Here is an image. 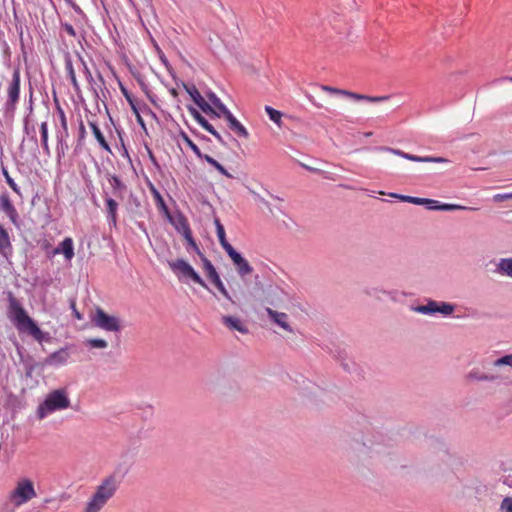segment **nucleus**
<instances>
[{"label":"nucleus","instance_id":"f257e3e1","mask_svg":"<svg viewBox=\"0 0 512 512\" xmlns=\"http://www.w3.org/2000/svg\"><path fill=\"white\" fill-rule=\"evenodd\" d=\"M8 317L14 323L19 333H26L38 343L49 339V334L43 332L35 321L27 314L20 301L12 294H8Z\"/></svg>","mask_w":512,"mask_h":512},{"label":"nucleus","instance_id":"f03ea898","mask_svg":"<svg viewBox=\"0 0 512 512\" xmlns=\"http://www.w3.org/2000/svg\"><path fill=\"white\" fill-rule=\"evenodd\" d=\"M120 484L121 480L115 473L103 477L99 484L95 486L94 491L85 502L81 512H101L116 495Z\"/></svg>","mask_w":512,"mask_h":512},{"label":"nucleus","instance_id":"7ed1b4c3","mask_svg":"<svg viewBox=\"0 0 512 512\" xmlns=\"http://www.w3.org/2000/svg\"><path fill=\"white\" fill-rule=\"evenodd\" d=\"M70 399L64 389H57L50 392L45 400L38 406L37 416L44 419L46 416L58 410L69 408Z\"/></svg>","mask_w":512,"mask_h":512},{"label":"nucleus","instance_id":"20e7f679","mask_svg":"<svg viewBox=\"0 0 512 512\" xmlns=\"http://www.w3.org/2000/svg\"><path fill=\"white\" fill-rule=\"evenodd\" d=\"M37 496L34 483L28 478H22L16 482L14 489L8 494V500L15 507H20Z\"/></svg>","mask_w":512,"mask_h":512},{"label":"nucleus","instance_id":"39448f33","mask_svg":"<svg viewBox=\"0 0 512 512\" xmlns=\"http://www.w3.org/2000/svg\"><path fill=\"white\" fill-rule=\"evenodd\" d=\"M169 267L175 273V275L181 279H191L193 282L199 284L205 289H208L207 284L203 281V279L199 276V274L194 270V268L183 259H176L170 261Z\"/></svg>","mask_w":512,"mask_h":512},{"label":"nucleus","instance_id":"423d86ee","mask_svg":"<svg viewBox=\"0 0 512 512\" xmlns=\"http://www.w3.org/2000/svg\"><path fill=\"white\" fill-rule=\"evenodd\" d=\"M92 322L98 328L109 332H118L121 329L120 320L116 316L108 315L101 308L96 309Z\"/></svg>","mask_w":512,"mask_h":512},{"label":"nucleus","instance_id":"0eeeda50","mask_svg":"<svg viewBox=\"0 0 512 512\" xmlns=\"http://www.w3.org/2000/svg\"><path fill=\"white\" fill-rule=\"evenodd\" d=\"M20 70L18 68L13 70L12 77L7 83V101L6 106L8 109H14L19 101L20 94Z\"/></svg>","mask_w":512,"mask_h":512},{"label":"nucleus","instance_id":"6e6552de","mask_svg":"<svg viewBox=\"0 0 512 512\" xmlns=\"http://www.w3.org/2000/svg\"><path fill=\"white\" fill-rule=\"evenodd\" d=\"M203 261V268L206 272L207 278L212 282V284L215 285V287L218 289V291L231 303H235L230 294L228 293L227 289L225 288L222 280L220 279L219 274L217 273L215 267L211 263L210 260H208L206 257H202Z\"/></svg>","mask_w":512,"mask_h":512},{"label":"nucleus","instance_id":"1a4fd4ad","mask_svg":"<svg viewBox=\"0 0 512 512\" xmlns=\"http://www.w3.org/2000/svg\"><path fill=\"white\" fill-rule=\"evenodd\" d=\"M321 89L323 91L329 92L331 94L342 95V96H345V97H348L350 99L357 100V101L365 100V101L372 102V103L383 102V101L388 100V98H389L388 96H367V95L358 94V93L351 92L348 90L338 89V88H334V87L326 86V85H322Z\"/></svg>","mask_w":512,"mask_h":512},{"label":"nucleus","instance_id":"9d476101","mask_svg":"<svg viewBox=\"0 0 512 512\" xmlns=\"http://www.w3.org/2000/svg\"><path fill=\"white\" fill-rule=\"evenodd\" d=\"M227 254L231 258L233 264L236 267L238 274L241 277L247 276L253 272V267L234 248L229 249Z\"/></svg>","mask_w":512,"mask_h":512},{"label":"nucleus","instance_id":"9b49d317","mask_svg":"<svg viewBox=\"0 0 512 512\" xmlns=\"http://www.w3.org/2000/svg\"><path fill=\"white\" fill-rule=\"evenodd\" d=\"M185 89L187 93L191 96L193 101L200 107V109L209 115H215L217 117L220 116L213 108L212 106L205 101V99L202 97L198 89L192 85V86H186Z\"/></svg>","mask_w":512,"mask_h":512},{"label":"nucleus","instance_id":"f8f14e48","mask_svg":"<svg viewBox=\"0 0 512 512\" xmlns=\"http://www.w3.org/2000/svg\"><path fill=\"white\" fill-rule=\"evenodd\" d=\"M381 149L384 150V151H388V152H391L393 154L399 155V156H401V157H403V158H405L407 160L415 161V162L444 163V162L448 161L447 159L442 158V157H430V156L420 157V156L408 154V153H405L403 151L392 149V148H381Z\"/></svg>","mask_w":512,"mask_h":512},{"label":"nucleus","instance_id":"ddd939ff","mask_svg":"<svg viewBox=\"0 0 512 512\" xmlns=\"http://www.w3.org/2000/svg\"><path fill=\"white\" fill-rule=\"evenodd\" d=\"M70 358V354L67 348H61L53 353H51L44 360V365L47 366H61L65 365Z\"/></svg>","mask_w":512,"mask_h":512},{"label":"nucleus","instance_id":"4468645a","mask_svg":"<svg viewBox=\"0 0 512 512\" xmlns=\"http://www.w3.org/2000/svg\"><path fill=\"white\" fill-rule=\"evenodd\" d=\"M266 312L275 324H277L279 327H281L286 332L294 333L293 328L290 326V324L288 322L289 317L286 313L278 312L271 308H266Z\"/></svg>","mask_w":512,"mask_h":512},{"label":"nucleus","instance_id":"2eb2a0df","mask_svg":"<svg viewBox=\"0 0 512 512\" xmlns=\"http://www.w3.org/2000/svg\"><path fill=\"white\" fill-rule=\"evenodd\" d=\"M193 118L207 132L212 134L220 143L224 144L222 136L214 129V127L203 117L196 109L190 110Z\"/></svg>","mask_w":512,"mask_h":512},{"label":"nucleus","instance_id":"dca6fc26","mask_svg":"<svg viewBox=\"0 0 512 512\" xmlns=\"http://www.w3.org/2000/svg\"><path fill=\"white\" fill-rule=\"evenodd\" d=\"M54 254L62 253L66 260L70 261L74 257L73 239L66 237L54 250Z\"/></svg>","mask_w":512,"mask_h":512},{"label":"nucleus","instance_id":"f3484780","mask_svg":"<svg viewBox=\"0 0 512 512\" xmlns=\"http://www.w3.org/2000/svg\"><path fill=\"white\" fill-rule=\"evenodd\" d=\"M0 205H1V209L7 214V216L10 218V220L13 223H16L18 214H17V211H16L14 205L12 204L8 194H2L0 196Z\"/></svg>","mask_w":512,"mask_h":512},{"label":"nucleus","instance_id":"a211bd4d","mask_svg":"<svg viewBox=\"0 0 512 512\" xmlns=\"http://www.w3.org/2000/svg\"><path fill=\"white\" fill-rule=\"evenodd\" d=\"M57 113L59 116V121H60L62 130L57 132L56 137H57L58 142L62 145L63 142H65L66 138L69 135L68 123H67V118H66L65 112L60 106L57 107Z\"/></svg>","mask_w":512,"mask_h":512},{"label":"nucleus","instance_id":"6ab92c4d","mask_svg":"<svg viewBox=\"0 0 512 512\" xmlns=\"http://www.w3.org/2000/svg\"><path fill=\"white\" fill-rule=\"evenodd\" d=\"M222 322L230 330H236V331H239L242 334H246L248 332L247 327L237 317L223 316L222 317Z\"/></svg>","mask_w":512,"mask_h":512},{"label":"nucleus","instance_id":"aec40b11","mask_svg":"<svg viewBox=\"0 0 512 512\" xmlns=\"http://www.w3.org/2000/svg\"><path fill=\"white\" fill-rule=\"evenodd\" d=\"M428 203H424L423 205H427L428 209L430 210H444V211H451V210H463L467 209L464 206L461 205H455V204H440L436 200L426 199Z\"/></svg>","mask_w":512,"mask_h":512},{"label":"nucleus","instance_id":"412c9836","mask_svg":"<svg viewBox=\"0 0 512 512\" xmlns=\"http://www.w3.org/2000/svg\"><path fill=\"white\" fill-rule=\"evenodd\" d=\"M150 192H151V195L153 196V199H154L157 209L160 212H163L164 214L169 215L168 207H167L162 195L157 190V188L155 186H153L152 184L150 185Z\"/></svg>","mask_w":512,"mask_h":512},{"label":"nucleus","instance_id":"4be33fe9","mask_svg":"<svg viewBox=\"0 0 512 512\" xmlns=\"http://www.w3.org/2000/svg\"><path fill=\"white\" fill-rule=\"evenodd\" d=\"M215 225H216V233H217V237L220 242V245L227 253L229 251V249L233 248V246L227 241L225 229L218 219L215 220Z\"/></svg>","mask_w":512,"mask_h":512},{"label":"nucleus","instance_id":"5701e85b","mask_svg":"<svg viewBox=\"0 0 512 512\" xmlns=\"http://www.w3.org/2000/svg\"><path fill=\"white\" fill-rule=\"evenodd\" d=\"M105 203H106L108 220L111 224H113L115 226L117 223L118 203L112 198H107L105 200Z\"/></svg>","mask_w":512,"mask_h":512},{"label":"nucleus","instance_id":"b1692460","mask_svg":"<svg viewBox=\"0 0 512 512\" xmlns=\"http://www.w3.org/2000/svg\"><path fill=\"white\" fill-rule=\"evenodd\" d=\"M89 126H90V128H91V130H92V132H93L97 142L101 146V148L104 149L107 152H110L111 151L110 146H109L108 142L106 141L104 135L102 134L101 130L96 125V123L90 122Z\"/></svg>","mask_w":512,"mask_h":512},{"label":"nucleus","instance_id":"393cba45","mask_svg":"<svg viewBox=\"0 0 512 512\" xmlns=\"http://www.w3.org/2000/svg\"><path fill=\"white\" fill-rule=\"evenodd\" d=\"M7 250H11L10 237L7 230L0 224V253L5 255Z\"/></svg>","mask_w":512,"mask_h":512},{"label":"nucleus","instance_id":"a878e982","mask_svg":"<svg viewBox=\"0 0 512 512\" xmlns=\"http://www.w3.org/2000/svg\"><path fill=\"white\" fill-rule=\"evenodd\" d=\"M497 271L503 275L512 277V258L501 259L497 265Z\"/></svg>","mask_w":512,"mask_h":512},{"label":"nucleus","instance_id":"bb28decb","mask_svg":"<svg viewBox=\"0 0 512 512\" xmlns=\"http://www.w3.org/2000/svg\"><path fill=\"white\" fill-rule=\"evenodd\" d=\"M202 158L205 159V161L207 163H209L211 166H213L216 170H218L222 175H224V176H226L228 178L232 177V175L228 173V171L224 168V166L221 165L213 157H211V156L206 154V155H203Z\"/></svg>","mask_w":512,"mask_h":512},{"label":"nucleus","instance_id":"cd10ccee","mask_svg":"<svg viewBox=\"0 0 512 512\" xmlns=\"http://www.w3.org/2000/svg\"><path fill=\"white\" fill-rule=\"evenodd\" d=\"M265 111L267 112L271 121H273L278 127L282 126V113L270 106L265 107Z\"/></svg>","mask_w":512,"mask_h":512},{"label":"nucleus","instance_id":"c85d7f7f","mask_svg":"<svg viewBox=\"0 0 512 512\" xmlns=\"http://www.w3.org/2000/svg\"><path fill=\"white\" fill-rule=\"evenodd\" d=\"M40 132H41V143L43 146V149L47 154L50 153L49 151V145H48V124L47 122H42L40 125Z\"/></svg>","mask_w":512,"mask_h":512},{"label":"nucleus","instance_id":"c756f323","mask_svg":"<svg viewBox=\"0 0 512 512\" xmlns=\"http://www.w3.org/2000/svg\"><path fill=\"white\" fill-rule=\"evenodd\" d=\"M181 139L183 140V142L189 147L191 148V150L199 157V158H202V154H201V151L199 149V147L189 138V136L185 133V132H181L180 135Z\"/></svg>","mask_w":512,"mask_h":512},{"label":"nucleus","instance_id":"7c9ffc66","mask_svg":"<svg viewBox=\"0 0 512 512\" xmlns=\"http://www.w3.org/2000/svg\"><path fill=\"white\" fill-rule=\"evenodd\" d=\"M392 197L398 198L404 202L416 204V205H423L424 203H428L426 201V198H419V197H413V196H405V195H398V194H391Z\"/></svg>","mask_w":512,"mask_h":512},{"label":"nucleus","instance_id":"2f4dec72","mask_svg":"<svg viewBox=\"0 0 512 512\" xmlns=\"http://www.w3.org/2000/svg\"><path fill=\"white\" fill-rule=\"evenodd\" d=\"M439 304L436 301H430L427 305L418 306L415 310L423 314L438 312Z\"/></svg>","mask_w":512,"mask_h":512},{"label":"nucleus","instance_id":"473e14b6","mask_svg":"<svg viewBox=\"0 0 512 512\" xmlns=\"http://www.w3.org/2000/svg\"><path fill=\"white\" fill-rule=\"evenodd\" d=\"M229 128L234 133H236L239 137H243V138L249 137V133H248L247 129L238 120L233 122V124L230 125Z\"/></svg>","mask_w":512,"mask_h":512},{"label":"nucleus","instance_id":"72a5a7b5","mask_svg":"<svg viewBox=\"0 0 512 512\" xmlns=\"http://www.w3.org/2000/svg\"><path fill=\"white\" fill-rule=\"evenodd\" d=\"M66 70H67L68 76L70 78V81H71L74 89L78 90L79 89V84H78V81H77V78H76V74H75V70L73 68V64H72L71 60H67L66 61Z\"/></svg>","mask_w":512,"mask_h":512},{"label":"nucleus","instance_id":"f704fd0d","mask_svg":"<svg viewBox=\"0 0 512 512\" xmlns=\"http://www.w3.org/2000/svg\"><path fill=\"white\" fill-rule=\"evenodd\" d=\"M208 98L211 101V103L219 110V112L222 114L225 110H227V107L221 102V100L214 94L209 93Z\"/></svg>","mask_w":512,"mask_h":512},{"label":"nucleus","instance_id":"c9c22d12","mask_svg":"<svg viewBox=\"0 0 512 512\" xmlns=\"http://www.w3.org/2000/svg\"><path fill=\"white\" fill-rule=\"evenodd\" d=\"M86 344L91 348H106L108 346L107 342L104 339H88Z\"/></svg>","mask_w":512,"mask_h":512},{"label":"nucleus","instance_id":"e433bc0d","mask_svg":"<svg viewBox=\"0 0 512 512\" xmlns=\"http://www.w3.org/2000/svg\"><path fill=\"white\" fill-rule=\"evenodd\" d=\"M122 92L123 94L125 95L127 101L129 102L132 110L135 112V114L137 115V119H138V122L141 124V125H144L143 123V120L142 118L140 117L139 113H138V110H137V107L136 105L134 104V101L132 99V97L128 94V92L126 91V89L122 88Z\"/></svg>","mask_w":512,"mask_h":512},{"label":"nucleus","instance_id":"4c0bfd02","mask_svg":"<svg viewBox=\"0 0 512 512\" xmlns=\"http://www.w3.org/2000/svg\"><path fill=\"white\" fill-rule=\"evenodd\" d=\"M468 378L470 379H477V380H486V381H492L495 379L494 376H489L485 374H480L478 372L472 371L468 374Z\"/></svg>","mask_w":512,"mask_h":512},{"label":"nucleus","instance_id":"58836bf2","mask_svg":"<svg viewBox=\"0 0 512 512\" xmlns=\"http://www.w3.org/2000/svg\"><path fill=\"white\" fill-rule=\"evenodd\" d=\"M508 365L512 367V354L505 355L494 362V366Z\"/></svg>","mask_w":512,"mask_h":512},{"label":"nucleus","instance_id":"ea45409f","mask_svg":"<svg viewBox=\"0 0 512 512\" xmlns=\"http://www.w3.org/2000/svg\"><path fill=\"white\" fill-rule=\"evenodd\" d=\"M500 512H512V498L505 497L500 505Z\"/></svg>","mask_w":512,"mask_h":512},{"label":"nucleus","instance_id":"a19ab883","mask_svg":"<svg viewBox=\"0 0 512 512\" xmlns=\"http://www.w3.org/2000/svg\"><path fill=\"white\" fill-rule=\"evenodd\" d=\"M453 311H454V307L450 304L442 303L441 305L438 306V312H440L444 315H449Z\"/></svg>","mask_w":512,"mask_h":512},{"label":"nucleus","instance_id":"79ce46f5","mask_svg":"<svg viewBox=\"0 0 512 512\" xmlns=\"http://www.w3.org/2000/svg\"><path fill=\"white\" fill-rule=\"evenodd\" d=\"M4 175L6 177V181H7L8 185L12 188V190L15 191L16 193H19V187L14 182V180L9 176L7 171H4Z\"/></svg>","mask_w":512,"mask_h":512},{"label":"nucleus","instance_id":"37998d69","mask_svg":"<svg viewBox=\"0 0 512 512\" xmlns=\"http://www.w3.org/2000/svg\"><path fill=\"white\" fill-rule=\"evenodd\" d=\"M512 199V192L511 193H504V194H496L493 196V200L495 202H502L505 200Z\"/></svg>","mask_w":512,"mask_h":512},{"label":"nucleus","instance_id":"c03bdc74","mask_svg":"<svg viewBox=\"0 0 512 512\" xmlns=\"http://www.w3.org/2000/svg\"><path fill=\"white\" fill-rule=\"evenodd\" d=\"M222 115L225 117V119L228 121V126L232 125L233 122H235L237 119L234 117V115L227 109L225 110Z\"/></svg>","mask_w":512,"mask_h":512},{"label":"nucleus","instance_id":"a18cd8bd","mask_svg":"<svg viewBox=\"0 0 512 512\" xmlns=\"http://www.w3.org/2000/svg\"><path fill=\"white\" fill-rule=\"evenodd\" d=\"M111 185L113 186V188L115 189H123L124 188V185L123 183L121 182V180L116 177V176H113L111 178Z\"/></svg>","mask_w":512,"mask_h":512},{"label":"nucleus","instance_id":"49530a36","mask_svg":"<svg viewBox=\"0 0 512 512\" xmlns=\"http://www.w3.org/2000/svg\"><path fill=\"white\" fill-rule=\"evenodd\" d=\"M184 237L185 239L187 240V242L189 243V245L191 244H194V239L192 237V233H191V230L189 228H187L184 232Z\"/></svg>","mask_w":512,"mask_h":512},{"label":"nucleus","instance_id":"de8ad7c7","mask_svg":"<svg viewBox=\"0 0 512 512\" xmlns=\"http://www.w3.org/2000/svg\"><path fill=\"white\" fill-rule=\"evenodd\" d=\"M64 30L70 35V36H73L75 37L76 36V32H75V29L73 28V26L71 24H65L64 25Z\"/></svg>","mask_w":512,"mask_h":512},{"label":"nucleus","instance_id":"09e8293b","mask_svg":"<svg viewBox=\"0 0 512 512\" xmlns=\"http://www.w3.org/2000/svg\"><path fill=\"white\" fill-rule=\"evenodd\" d=\"M85 133H86L85 126H84V123L81 121L80 125H79V138H80V140L85 138Z\"/></svg>","mask_w":512,"mask_h":512},{"label":"nucleus","instance_id":"8fccbe9b","mask_svg":"<svg viewBox=\"0 0 512 512\" xmlns=\"http://www.w3.org/2000/svg\"><path fill=\"white\" fill-rule=\"evenodd\" d=\"M72 308L74 310V316L79 320L82 319V315L75 308V303H72Z\"/></svg>","mask_w":512,"mask_h":512},{"label":"nucleus","instance_id":"3c124183","mask_svg":"<svg viewBox=\"0 0 512 512\" xmlns=\"http://www.w3.org/2000/svg\"><path fill=\"white\" fill-rule=\"evenodd\" d=\"M190 246L197 252V254H199L201 257H203V255L195 241H194V244H191Z\"/></svg>","mask_w":512,"mask_h":512},{"label":"nucleus","instance_id":"603ef678","mask_svg":"<svg viewBox=\"0 0 512 512\" xmlns=\"http://www.w3.org/2000/svg\"><path fill=\"white\" fill-rule=\"evenodd\" d=\"M79 60H80V62H81V64H82V66H83V68H84L85 72L89 74V70H88V68H87L86 64L84 63V61H83L81 58H79Z\"/></svg>","mask_w":512,"mask_h":512},{"label":"nucleus","instance_id":"864d4df0","mask_svg":"<svg viewBox=\"0 0 512 512\" xmlns=\"http://www.w3.org/2000/svg\"><path fill=\"white\" fill-rule=\"evenodd\" d=\"M503 80H510V81H512V77L511 78L505 77V78H503Z\"/></svg>","mask_w":512,"mask_h":512}]
</instances>
